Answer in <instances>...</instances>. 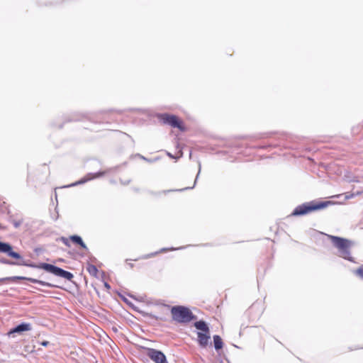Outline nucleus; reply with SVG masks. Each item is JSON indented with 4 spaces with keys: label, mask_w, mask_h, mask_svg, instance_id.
Instances as JSON below:
<instances>
[{
    "label": "nucleus",
    "mask_w": 363,
    "mask_h": 363,
    "mask_svg": "<svg viewBox=\"0 0 363 363\" xmlns=\"http://www.w3.org/2000/svg\"><path fill=\"white\" fill-rule=\"evenodd\" d=\"M214 347L216 350H218L223 347V341L219 335L213 336Z\"/></svg>",
    "instance_id": "4468645a"
},
{
    "label": "nucleus",
    "mask_w": 363,
    "mask_h": 363,
    "mask_svg": "<svg viewBox=\"0 0 363 363\" xmlns=\"http://www.w3.org/2000/svg\"><path fill=\"white\" fill-rule=\"evenodd\" d=\"M329 202H320L315 203L313 202L306 203L296 206L293 211L291 216H303L313 211L323 209L328 206Z\"/></svg>",
    "instance_id": "20e7f679"
},
{
    "label": "nucleus",
    "mask_w": 363,
    "mask_h": 363,
    "mask_svg": "<svg viewBox=\"0 0 363 363\" xmlns=\"http://www.w3.org/2000/svg\"><path fill=\"white\" fill-rule=\"evenodd\" d=\"M140 157L143 160H146V161L150 162V160H147V159H146V158H145V157H143V156H141V155H140Z\"/></svg>",
    "instance_id": "5701e85b"
},
{
    "label": "nucleus",
    "mask_w": 363,
    "mask_h": 363,
    "mask_svg": "<svg viewBox=\"0 0 363 363\" xmlns=\"http://www.w3.org/2000/svg\"><path fill=\"white\" fill-rule=\"evenodd\" d=\"M32 329V327H31V325L30 323H22L19 325H18L17 326H16L15 328H13V329H11L9 332V334H12V333H22V332H25V331H29V330H31Z\"/></svg>",
    "instance_id": "1a4fd4ad"
},
{
    "label": "nucleus",
    "mask_w": 363,
    "mask_h": 363,
    "mask_svg": "<svg viewBox=\"0 0 363 363\" xmlns=\"http://www.w3.org/2000/svg\"><path fill=\"white\" fill-rule=\"evenodd\" d=\"M355 274L359 277L362 279H363V266H361L359 269H357L354 272Z\"/></svg>",
    "instance_id": "dca6fc26"
},
{
    "label": "nucleus",
    "mask_w": 363,
    "mask_h": 363,
    "mask_svg": "<svg viewBox=\"0 0 363 363\" xmlns=\"http://www.w3.org/2000/svg\"><path fill=\"white\" fill-rule=\"evenodd\" d=\"M353 195H354L353 194H347L345 195V199H351V198H352V197H353Z\"/></svg>",
    "instance_id": "412c9836"
},
{
    "label": "nucleus",
    "mask_w": 363,
    "mask_h": 363,
    "mask_svg": "<svg viewBox=\"0 0 363 363\" xmlns=\"http://www.w3.org/2000/svg\"><path fill=\"white\" fill-rule=\"evenodd\" d=\"M6 280H28L32 283L34 284H38L41 286H49V287H57L56 285H54L52 284L45 282L44 281L38 280L34 278H30V277H20V276H15L11 277H6V278H1L0 279V282H3Z\"/></svg>",
    "instance_id": "423d86ee"
},
{
    "label": "nucleus",
    "mask_w": 363,
    "mask_h": 363,
    "mask_svg": "<svg viewBox=\"0 0 363 363\" xmlns=\"http://www.w3.org/2000/svg\"><path fill=\"white\" fill-rule=\"evenodd\" d=\"M18 225H19V223H15V227L16 228L18 227Z\"/></svg>",
    "instance_id": "393cba45"
},
{
    "label": "nucleus",
    "mask_w": 363,
    "mask_h": 363,
    "mask_svg": "<svg viewBox=\"0 0 363 363\" xmlns=\"http://www.w3.org/2000/svg\"><path fill=\"white\" fill-rule=\"evenodd\" d=\"M0 252L6 254L8 256L16 259H22V257L18 252L12 250V247L9 243L0 241Z\"/></svg>",
    "instance_id": "6e6552de"
},
{
    "label": "nucleus",
    "mask_w": 363,
    "mask_h": 363,
    "mask_svg": "<svg viewBox=\"0 0 363 363\" xmlns=\"http://www.w3.org/2000/svg\"><path fill=\"white\" fill-rule=\"evenodd\" d=\"M86 269L91 275H92L94 277H96L97 273H98V269L96 266H94L93 264H88Z\"/></svg>",
    "instance_id": "2eb2a0df"
},
{
    "label": "nucleus",
    "mask_w": 363,
    "mask_h": 363,
    "mask_svg": "<svg viewBox=\"0 0 363 363\" xmlns=\"http://www.w3.org/2000/svg\"><path fill=\"white\" fill-rule=\"evenodd\" d=\"M158 117L164 123L170 125L173 128H177L181 130H184L181 122L179 121L177 116L167 113H163L159 115Z\"/></svg>",
    "instance_id": "39448f33"
},
{
    "label": "nucleus",
    "mask_w": 363,
    "mask_h": 363,
    "mask_svg": "<svg viewBox=\"0 0 363 363\" xmlns=\"http://www.w3.org/2000/svg\"><path fill=\"white\" fill-rule=\"evenodd\" d=\"M130 267H133V264H129Z\"/></svg>",
    "instance_id": "a878e982"
},
{
    "label": "nucleus",
    "mask_w": 363,
    "mask_h": 363,
    "mask_svg": "<svg viewBox=\"0 0 363 363\" xmlns=\"http://www.w3.org/2000/svg\"><path fill=\"white\" fill-rule=\"evenodd\" d=\"M168 250L167 248H162L160 250V252H167Z\"/></svg>",
    "instance_id": "b1692460"
},
{
    "label": "nucleus",
    "mask_w": 363,
    "mask_h": 363,
    "mask_svg": "<svg viewBox=\"0 0 363 363\" xmlns=\"http://www.w3.org/2000/svg\"><path fill=\"white\" fill-rule=\"evenodd\" d=\"M194 327L202 332L209 333V328L203 320H199L194 323Z\"/></svg>",
    "instance_id": "9b49d317"
},
{
    "label": "nucleus",
    "mask_w": 363,
    "mask_h": 363,
    "mask_svg": "<svg viewBox=\"0 0 363 363\" xmlns=\"http://www.w3.org/2000/svg\"><path fill=\"white\" fill-rule=\"evenodd\" d=\"M179 248H172V250H178Z\"/></svg>",
    "instance_id": "bb28decb"
},
{
    "label": "nucleus",
    "mask_w": 363,
    "mask_h": 363,
    "mask_svg": "<svg viewBox=\"0 0 363 363\" xmlns=\"http://www.w3.org/2000/svg\"><path fill=\"white\" fill-rule=\"evenodd\" d=\"M104 286L106 289H109L111 288L110 285L108 283H104Z\"/></svg>",
    "instance_id": "4be33fe9"
},
{
    "label": "nucleus",
    "mask_w": 363,
    "mask_h": 363,
    "mask_svg": "<svg viewBox=\"0 0 363 363\" xmlns=\"http://www.w3.org/2000/svg\"><path fill=\"white\" fill-rule=\"evenodd\" d=\"M147 356L155 363H167L165 355L159 350L150 349L147 352Z\"/></svg>",
    "instance_id": "0eeeda50"
},
{
    "label": "nucleus",
    "mask_w": 363,
    "mask_h": 363,
    "mask_svg": "<svg viewBox=\"0 0 363 363\" xmlns=\"http://www.w3.org/2000/svg\"><path fill=\"white\" fill-rule=\"evenodd\" d=\"M172 318L177 323H186L194 319L191 311L185 306H173L171 309Z\"/></svg>",
    "instance_id": "7ed1b4c3"
},
{
    "label": "nucleus",
    "mask_w": 363,
    "mask_h": 363,
    "mask_svg": "<svg viewBox=\"0 0 363 363\" xmlns=\"http://www.w3.org/2000/svg\"><path fill=\"white\" fill-rule=\"evenodd\" d=\"M104 174V172H98V173H96V174H94L93 175V177H87V178H83V179H82L81 180H79V182H75V183H74V184H72L69 185L68 186H76V185H77V184H84V183H85L86 182H87V181H89V180H91V179H93V178L99 177H100V176L103 175Z\"/></svg>",
    "instance_id": "f8f14e48"
},
{
    "label": "nucleus",
    "mask_w": 363,
    "mask_h": 363,
    "mask_svg": "<svg viewBox=\"0 0 363 363\" xmlns=\"http://www.w3.org/2000/svg\"><path fill=\"white\" fill-rule=\"evenodd\" d=\"M40 345L44 346V347H47L48 345H50V342L45 340V341L41 342Z\"/></svg>",
    "instance_id": "aec40b11"
},
{
    "label": "nucleus",
    "mask_w": 363,
    "mask_h": 363,
    "mask_svg": "<svg viewBox=\"0 0 363 363\" xmlns=\"http://www.w3.org/2000/svg\"><path fill=\"white\" fill-rule=\"evenodd\" d=\"M200 172H201V165H199V172H198V174H197V175H196V179H195V181H194V186H191V187H186V188H184V189H180L179 191H184V190H186V189H193V188L194 187V186H195L196 183V181H197V179H198L199 175V174H200Z\"/></svg>",
    "instance_id": "f3484780"
},
{
    "label": "nucleus",
    "mask_w": 363,
    "mask_h": 363,
    "mask_svg": "<svg viewBox=\"0 0 363 363\" xmlns=\"http://www.w3.org/2000/svg\"><path fill=\"white\" fill-rule=\"evenodd\" d=\"M19 262H13L10 261L7 259L3 258L0 259V262L5 264H9V265H24L28 266L32 268H38V269H43L45 270L46 272H48L55 276L65 278L67 280H71L74 276L73 274L67 271L64 270L62 268H60L58 267H56L55 265L48 264V263H40L39 264H28L25 262L23 259H18Z\"/></svg>",
    "instance_id": "f257e3e1"
},
{
    "label": "nucleus",
    "mask_w": 363,
    "mask_h": 363,
    "mask_svg": "<svg viewBox=\"0 0 363 363\" xmlns=\"http://www.w3.org/2000/svg\"><path fill=\"white\" fill-rule=\"evenodd\" d=\"M157 254H158L157 252L152 253V254H150V255H145V256L143 257V259H147V258H150V257H152V256H154V255H155Z\"/></svg>",
    "instance_id": "6ab92c4d"
},
{
    "label": "nucleus",
    "mask_w": 363,
    "mask_h": 363,
    "mask_svg": "<svg viewBox=\"0 0 363 363\" xmlns=\"http://www.w3.org/2000/svg\"><path fill=\"white\" fill-rule=\"evenodd\" d=\"M60 240L67 247L70 246L69 241L67 238L61 237Z\"/></svg>",
    "instance_id": "a211bd4d"
},
{
    "label": "nucleus",
    "mask_w": 363,
    "mask_h": 363,
    "mask_svg": "<svg viewBox=\"0 0 363 363\" xmlns=\"http://www.w3.org/2000/svg\"><path fill=\"white\" fill-rule=\"evenodd\" d=\"M69 239L74 243L79 245L82 247L84 249H87L86 245L83 242L82 238L79 235H72L70 236Z\"/></svg>",
    "instance_id": "ddd939ff"
},
{
    "label": "nucleus",
    "mask_w": 363,
    "mask_h": 363,
    "mask_svg": "<svg viewBox=\"0 0 363 363\" xmlns=\"http://www.w3.org/2000/svg\"><path fill=\"white\" fill-rule=\"evenodd\" d=\"M329 238L333 245L338 250L339 256L345 259L352 261L350 252L351 242L347 239L333 235H330Z\"/></svg>",
    "instance_id": "f03ea898"
},
{
    "label": "nucleus",
    "mask_w": 363,
    "mask_h": 363,
    "mask_svg": "<svg viewBox=\"0 0 363 363\" xmlns=\"http://www.w3.org/2000/svg\"><path fill=\"white\" fill-rule=\"evenodd\" d=\"M198 341L202 347H206L209 342L211 338L209 333L198 332L197 333Z\"/></svg>",
    "instance_id": "9d476101"
}]
</instances>
